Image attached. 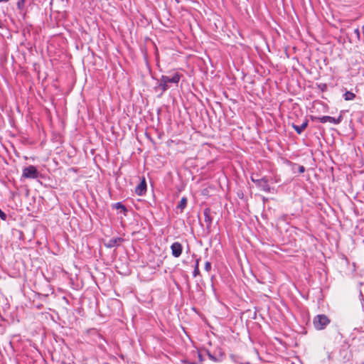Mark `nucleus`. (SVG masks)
Returning a JSON list of instances; mask_svg holds the SVG:
<instances>
[{
    "mask_svg": "<svg viewBox=\"0 0 364 364\" xmlns=\"http://www.w3.org/2000/svg\"><path fill=\"white\" fill-rule=\"evenodd\" d=\"M146 191V183L144 178H142L140 183L135 188V193L138 196H142L144 195Z\"/></svg>",
    "mask_w": 364,
    "mask_h": 364,
    "instance_id": "423d86ee",
    "label": "nucleus"
},
{
    "mask_svg": "<svg viewBox=\"0 0 364 364\" xmlns=\"http://www.w3.org/2000/svg\"><path fill=\"white\" fill-rule=\"evenodd\" d=\"M187 205V199L186 198H182L179 204L178 205V208H180L183 210Z\"/></svg>",
    "mask_w": 364,
    "mask_h": 364,
    "instance_id": "9b49d317",
    "label": "nucleus"
},
{
    "mask_svg": "<svg viewBox=\"0 0 364 364\" xmlns=\"http://www.w3.org/2000/svg\"><path fill=\"white\" fill-rule=\"evenodd\" d=\"M344 99L346 101L353 100L355 97V95L350 91H346L343 95Z\"/></svg>",
    "mask_w": 364,
    "mask_h": 364,
    "instance_id": "9d476101",
    "label": "nucleus"
},
{
    "mask_svg": "<svg viewBox=\"0 0 364 364\" xmlns=\"http://www.w3.org/2000/svg\"><path fill=\"white\" fill-rule=\"evenodd\" d=\"M23 176L27 178H36L38 171L35 166H30L23 170Z\"/></svg>",
    "mask_w": 364,
    "mask_h": 364,
    "instance_id": "7ed1b4c3",
    "label": "nucleus"
},
{
    "mask_svg": "<svg viewBox=\"0 0 364 364\" xmlns=\"http://www.w3.org/2000/svg\"><path fill=\"white\" fill-rule=\"evenodd\" d=\"M120 241H122V239L119 237L112 238L105 243V246L111 248L117 245Z\"/></svg>",
    "mask_w": 364,
    "mask_h": 364,
    "instance_id": "6e6552de",
    "label": "nucleus"
},
{
    "mask_svg": "<svg viewBox=\"0 0 364 364\" xmlns=\"http://www.w3.org/2000/svg\"><path fill=\"white\" fill-rule=\"evenodd\" d=\"M329 323L330 320L328 318L323 314L316 316L313 321L314 326L317 330L325 328Z\"/></svg>",
    "mask_w": 364,
    "mask_h": 364,
    "instance_id": "f03ea898",
    "label": "nucleus"
},
{
    "mask_svg": "<svg viewBox=\"0 0 364 364\" xmlns=\"http://www.w3.org/2000/svg\"><path fill=\"white\" fill-rule=\"evenodd\" d=\"M307 125H308V122L305 121L304 122H303L301 124V126H297V125L293 124V127L298 134H301L306 128Z\"/></svg>",
    "mask_w": 364,
    "mask_h": 364,
    "instance_id": "1a4fd4ad",
    "label": "nucleus"
},
{
    "mask_svg": "<svg viewBox=\"0 0 364 364\" xmlns=\"http://www.w3.org/2000/svg\"><path fill=\"white\" fill-rule=\"evenodd\" d=\"M0 218L3 220H5L6 219V213H4L1 209H0Z\"/></svg>",
    "mask_w": 364,
    "mask_h": 364,
    "instance_id": "4468645a",
    "label": "nucleus"
},
{
    "mask_svg": "<svg viewBox=\"0 0 364 364\" xmlns=\"http://www.w3.org/2000/svg\"><path fill=\"white\" fill-rule=\"evenodd\" d=\"M252 181L255 183L262 190L269 191V187L265 178H256L254 176L251 177Z\"/></svg>",
    "mask_w": 364,
    "mask_h": 364,
    "instance_id": "20e7f679",
    "label": "nucleus"
},
{
    "mask_svg": "<svg viewBox=\"0 0 364 364\" xmlns=\"http://www.w3.org/2000/svg\"><path fill=\"white\" fill-rule=\"evenodd\" d=\"M198 272H199V269H198V263H197L196 269H195L194 272H193L194 273V276H196L197 274H198Z\"/></svg>",
    "mask_w": 364,
    "mask_h": 364,
    "instance_id": "2eb2a0df",
    "label": "nucleus"
},
{
    "mask_svg": "<svg viewBox=\"0 0 364 364\" xmlns=\"http://www.w3.org/2000/svg\"><path fill=\"white\" fill-rule=\"evenodd\" d=\"M9 0H0V2L1 1H8Z\"/></svg>",
    "mask_w": 364,
    "mask_h": 364,
    "instance_id": "6ab92c4d",
    "label": "nucleus"
},
{
    "mask_svg": "<svg viewBox=\"0 0 364 364\" xmlns=\"http://www.w3.org/2000/svg\"><path fill=\"white\" fill-rule=\"evenodd\" d=\"M341 119H342L341 116H339V117L337 118V119H336L334 117H330V116H323L322 117H319L318 120L321 123L329 122V123H333V124H339L341 122Z\"/></svg>",
    "mask_w": 364,
    "mask_h": 364,
    "instance_id": "39448f33",
    "label": "nucleus"
},
{
    "mask_svg": "<svg viewBox=\"0 0 364 364\" xmlns=\"http://www.w3.org/2000/svg\"><path fill=\"white\" fill-rule=\"evenodd\" d=\"M180 80V75L175 73L173 76L163 75L161 78L160 83L156 89H159L161 93L165 92L169 87L168 83L177 84Z\"/></svg>",
    "mask_w": 364,
    "mask_h": 364,
    "instance_id": "f257e3e1",
    "label": "nucleus"
},
{
    "mask_svg": "<svg viewBox=\"0 0 364 364\" xmlns=\"http://www.w3.org/2000/svg\"><path fill=\"white\" fill-rule=\"evenodd\" d=\"M205 221L206 222H210V218H209V216L206 213V210L205 211Z\"/></svg>",
    "mask_w": 364,
    "mask_h": 364,
    "instance_id": "f3484780",
    "label": "nucleus"
},
{
    "mask_svg": "<svg viewBox=\"0 0 364 364\" xmlns=\"http://www.w3.org/2000/svg\"><path fill=\"white\" fill-rule=\"evenodd\" d=\"M211 269V264L210 262H206L205 264V269L207 271V272H209Z\"/></svg>",
    "mask_w": 364,
    "mask_h": 364,
    "instance_id": "ddd939ff",
    "label": "nucleus"
},
{
    "mask_svg": "<svg viewBox=\"0 0 364 364\" xmlns=\"http://www.w3.org/2000/svg\"><path fill=\"white\" fill-rule=\"evenodd\" d=\"M171 247L172 255L174 257H178L181 255V254L182 252V246L179 242H174L173 244H172Z\"/></svg>",
    "mask_w": 364,
    "mask_h": 364,
    "instance_id": "0eeeda50",
    "label": "nucleus"
},
{
    "mask_svg": "<svg viewBox=\"0 0 364 364\" xmlns=\"http://www.w3.org/2000/svg\"><path fill=\"white\" fill-rule=\"evenodd\" d=\"M209 357H210L211 359L215 360V358H214L211 355H210V354H209Z\"/></svg>",
    "mask_w": 364,
    "mask_h": 364,
    "instance_id": "a211bd4d",
    "label": "nucleus"
},
{
    "mask_svg": "<svg viewBox=\"0 0 364 364\" xmlns=\"http://www.w3.org/2000/svg\"><path fill=\"white\" fill-rule=\"evenodd\" d=\"M355 32L358 33V35H359V32H358V30H355Z\"/></svg>",
    "mask_w": 364,
    "mask_h": 364,
    "instance_id": "aec40b11",
    "label": "nucleus"
},
{
    "mask_svg": "<svg viewBox=\"0 0 364 364\" xmlns=\"http://www.w3.org/2000/svg\"><path fill=\"white\" fill-rule=\"evenodd\" d=\"M115 208L117 209H122L124 212L126 211L125 207L123 205H122L121 203H117L115 204Z\"/></svg>",
    "mask_w": 364,
    "mask_h": 364,
    "instance_id": "f8f14e48",
    "label": "nucleus"
},
{
    "mask_svg": "<svg viewBox=\"0 0 364 364\" xmlns=\"http://www.w3.org/2000/svg\"><path fill=\"white\" fill-rule=\"evenodd\" d=\"M304 170H305V168H304V167L303 166H300L299 167V171L300 173H303V172H304Z\"/></svg>",
    "mask_w": 364,
    "mask_h": 364,
    "instance_id": "dca6fc26",
    "label": "nucleus"
}]
</instances>
